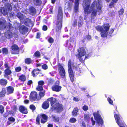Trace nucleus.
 Returning <instances> with one entry per match:
<instances>
[{
    "mask_svg": "<svg viewBox=\"0 0 127 127\" xmlns=\"http://www.w3.org/2000/svg\"><path fill=\"white\" fill-rule=\"evenodd\" d=\"M100 0H95L90 6V0H84L83 4V9L85 14L88 15L91 12V18L95 17L96 15L97 11H100L101 9V4Z\"/></svg>",
    "mask_w": 127,
    "mask_h": 127,
    "instance_id": "obj_1",
    "label": "nucleus"
},
{
    "mask_svg": "<svg viewBox=\"0 0 127 127\" xmlns=\"http://www.w3.org/2000/svg\"><path fill=\"white\" fill-rule=\"evenodd\" d=\"M110 26L108 24H104L102 27L97 26L96 28V30L101 32L100 34L101 37H105L107 36H111L114 30L111 29L109 30Z\"/></svg>",
    "mask_w": 127,
    "mask_h": 127,
    "instance_id": "obj_2",
    "label": "nucleus"
},
{
    "mask_svg": "<svg viewBox=\"0 0 127 127\" xmlns=\"http://www.w3.org/2000/svg\"><path fill=\"white\" fill-rule=\"evenodd\" d=\"M5 23L6 21L5 20L0 19V29H5L6 30L4 34L6 38H9L13 36V33L11 31L14 28L10 23L7 24L6 26L5 25Z\"/></svg>",
    "mask_w": 127,
    "mask_h": 127,
    "instance_id": "obj_3",
    "label": "nucleus"
},
{
    "mask_svg": "<svg viewBox=\"0 0 127 127\" xmlns=\"http://www.w3.org/2000/svg\"><path fill=\"white\" fill-rule=\"evenodd\" d=\"M72 66L73 69H74L75 70H77L78 67L77 65L75 63L72 64L71 60H69V61L68 64V72L70 79L71 81L72 82L74 81V73L72 70Z\"/></svg>",
    "mask_w": 127,
    "mask_h": 127,
    "instance_id": "obj_4",
    "label": "nucleus"
},
{
    "mask_svg": "<svg viewBox=\"0 0 127 127\" xmlns=\"http://www.w3.org/2000/svg\"><path fill=\"white\" fill-rule=\"evenodd\" d=\"M63 18V13L62 8L60 7L59 8L58 14L57 21L55 23L57 27L59 30L61 29Z\"/></svg>",
    "mask_w": 127,
    "mask_h": 127,
    "instance_id": "obj_5",
    "label": "nucleus"
},
{
    "mask_svg": "<svg viewBox=\"0 0 127 127\" xmlns=\"http://www.w3.org/2000/svg\"><path fill=\"white\" fill-rule=\"evenodd\" d=\"M48 100L51 101V105L54 109L56 110L58 112L61 111L62 110V105L61 104L58 103L54 105L57 101L56 98L52 97L48 98Z\"/></svg>",
    "mask_w": 127,
    "mask_h": 127,
    "instance_id": "obj_6",
    "label": "nucleus"
},
{
    "mask_svg": "<svg viewBox=\"0 0 127 127\" xmlns=\"http://www.w3.org/2000/svg\"><path fill=\"white\" fill-rule=\"evenodd\" d=\"M118 113L117 111H115L114 113V117L116 123L120 127H125L126 126L121 116L117 114Z\"/></svg>",
    "mask_w": 127,
    "mask_h": 127,
    "instance_id": "obj_7",
    "label": "nucleus"
},
{
    "mask_svg": "<svg viewBox=\"0 0 127 127\" xmlns=\"http://www.w3.org/2000/svg\"><path fill=\"white\" fill-rule=\"evenodd\" d=\"M100 111L98 110L93 114L94 118L99 125H101L103 123V120L100 115Z\"/></svg>",
    "mask_w": 127,
    "mask_h": 127,
    "instance_id": "obj_8",
    "label": "nucleus"
},
{
    "mask_svg": "<svg viewBox=\"0 0 127 127\" xmlns=\"http://www.w3.org/2000/svg\"><path fill=\"white\" fill-rule=\"evenodd\" d=\"M78 57L80 61L82 62L84 61L86 58H87V57L86 56H85V58L83 57L86 53L84 48H80L78 50Z\"/></svg>",
    "mask_w": 127,
    "mask_h": 127,
    "instance_id": "obj_9",
    "label": "nucleus"
},
{
    "mask_svg": "<svg viewBox=\"0 0 127 127\" xmlns=\"http://www.w3.org/2000/svg\"><path fill=\"white\" fill-rule=\"evenodd\" d=\"M5 7L7 9L3 7L1 8L0 9L1 12L4 15L7 14V10L9 11H11L12 9V7L11 5L9 4H5Z\"/></svg>",
    "mask_w": 127,
    "mask_h": 127,
    "instance_id": "obj_10",
    "label": "nucleus"
},
{
    "mask_svg": "<svg viewBox=\"0 0 127 127\" xmlns=\"http://www.w3.org/2000/svg\"><path fill=\"white\" fill-rule=\"evenodd\" d=\"M4 66L5 68L6 69L4 71V77L8 79V76L11 73V72L10 69V67L8 63H5L4 64Z\"/></svg>",
    "mask_w": 127,
    "mask_h": 127,
    "instance_id": "obj_11",
    "label": "nucleus"
},
{
    "mask_svg": "<svg viewBox=\"0 0 127 127\" xmlns=\"http://www.w3.org/2000/svg\"><path fill=\"white\" fill-rule=\"evenodd\" d=\"M59 68L60 70V73L63 80H65L66 77H65V72L62 64H59Z\"/></svg>",
    "mask_w": 127,
    "mask_h": 127,
    "instance_id": "obj_12",
    "label": "nucleus"
},
{
    "mask_svg": "<svg viewBox=\"0 0 127 127\" xmlns=\"http://www.w3.org/2000/svg\"><path fill=\"white\" fill-rule=\"evenodd\" d=\"M37 93L36 92H32L30 96V99L31 100H36L39 99V98L37 97Z\"/></svg>",
    "mask_w": 127,
    "mask_h": 127,
    "instance_id": "obj_13",
    "label": "nucleus"
},
{
    "mask_svg": "<svg viewBox=\"0 0 127 127\" xmlns=\"http://www.w3.org/2000/svg\"><path fill=\"white\" fill-rule=\"evenodd\" d=\"M12 54H18L19 51L18 46L16 45H14L12 46Z\"/></svg>",
    "mask_w": 127,
    "mask_h": 127,
    "instance_id": "obj_14",
    "label": "nucleus"
},
{
    "mask_svg": "<svg viewBox=\"0 0 127 127\" xmlns=\"http://www.w3.org/2000/svg\"><path fill=\"white\" fill-rule=\"evenodd\" d=\"M44 84L43 81H40L38 82V86L37 87L36 89L38 91H40L43 90V86Z\"/></svg>",
    "mask_w": 127,
    "mask_h": 127,
    "instance_id": "obj_15",
    "label": "nucleus"
},
{
    "mask_svg": "<svg viewBox=\"0 0 127 127\" xmlns=\"http://www.w3.org/2000/svg\"><path fill=\"white\" fill-rule=\"evenodd\" d=\"M42 118L41 119V123H44L48 120V116L45 114H43L41 115Z\"/></svg>",
    "mask_w": 127,
    "mask_h": 127,
    "instance_id": "obj_16",
    "label": "nucleus"
},
{
    "mask_svg": "<svg viewBox=\"0 0 127 127\" xmlns=\"http://www.w3.org/2000/svg\"><path fill=\"white\" fill-rule=\"evenodd\" d=\"M61 89V87L58 85H55L52 87V90L54 91L59 92L60 91Z\"/></svg>",
    "mask_w": 127,
    "mask_h": 127,
    "instance_id": "obj_17",
    "label": "nucleus"
},
{
    "mask_svg": "<svg viewBox=\"0 0 127 127\" xmlns=\"http://www.w3.org/2000/svg\"><path fill=\"white\" fill-rule=\"evenodd\" d=\"M27 31L28 29L26 27L24 26H21L20 28V32L23 34H24L27 32Z\"/></svg>",
    "mask_w": 127,
    "mask_h": 127,
    "instance_id": "obj_18",
    "label": "nucleus"
},
{
    "mask_svg": "<svg viewBox=\"0 0 127 127\" xmlns=\"http://www.w3.org/2000/svg\"><path fill=\"white\" fill-rule=\"evenodd\" d=\"M13 88L11 86H9L7 88V93L8 94H12L13 93L14 91Z\"/></svg>",
    "mask_w": 127,
    "mask_h": 127,
    "instance_id": "obj_19",
    "label": "nucleus"
},
{
    "mask_svg": "<svg viewBox=\"0 0 127 127\" xmlns=\"http://www.w3.org/2000/svg\"><path fill=\"white\" fill-rule=\"evenodd\" d=\"M19 110L20 112L26 114L28 113L27 109L23 106H21L20 107Z\"/></svg>",
    "mask_w": 127,
    "mask_h": 127,
    "instance_id": "obj_20",
    "label": "nucleus"
},
{
    "mask_svg": "<svg viewBox=\"0 0 127 127\" xmlns=\"http://www.w3.org/2000/svg\"><path fill=\"white\" fill-rule=\"evenodd\" d=\"M29 10L31 14L32 15H33L35 14L36 12V9L33 7H30Z\"/></svg>",
    "mask_w": 127,
    "mask_h": 127,
    "instance_id": "obj_21",
    "label": "nucleus"
},
{
    "mask_svg": "<svg viewBox=\"0 0 127 127\" xmlns=\"http://www.w3.org/2000/svg\"><path fill=\"white\" fill-rule=\"evenodd\" d=\"M49 103L48 101L44 102L42 105V107L44 109H46L49 107Z\"/></svg>",
    "mask_w": 127,
    "mask_h": 127,
    "instance_id": "obj_22",
    "label": "nucleus"
},
{
    "mask_svg": "<svg viewBox=\"0 0 127 127\" xmlns=\"http://www.w3.org/2000/svg\"><path fill=\"white\" fill-rule=\"evenodd\" d=\"M70 41L71 43H69L68 42L66 43V47H72V43H73L74 42V39L72 38H70Z\"/></svg>",
    "mask_w": 127,
    "mask_h": 127,
    "instance_id": "obj_23",
    "label": "nucleus"
},
{
    "mask_svg": "<svg viewBox=\"0 0 127 127\" xmlns=\"http://www.w3.org/2000/svg\"><path fill=\"white\" fill-rule=\"evenodd\" d=\"M79 0H75V5L74 10L75 11L77 12H78V5L79 4Z\"/></svg>",
    "mask_w": 127,
    "mask_h": 127,
    "instance_id": "obj_24",
    "label": "nucleus"
},
{
    "mask_svg": "<svg viewBox=\"0 0 127 127\" xmlns=\"http://www.w3.org/2000/svg\"><path fill=\"white\" fill-rule=\"evenodd\" d=\"M7 83V81L4 79H2L0 80V84L3 86H5Z\"/></svg>",
    "mask_w": 127,
    "mask_h": 127,
    "instance_id": "obj_25",
    "label": "nucleus"
},
{
    "mask_svg": "<svg viewBox=\"0 0 127 127\" xmlns=\"http://www.w3.org/2000/svg\"><path fill=\"white\" fill-rule=\"evenodd\" d=\"M52 119L54 121L57 122H58L59 121V118L57 116L55 115H52Z\"/></svg>",
    "mask_w": 127,
    "mask_h": 127,
    "instance_id": "obj_26",
    "label": "nucleus"
},
{
    "mask_svg": "<svg viewBox=\"0 0 127 127\" xmlns=\"http://www.w3.org/2000/svg\"><path fill=\"white\" fill-rule=\"evenodd\" d=\"M78 112V109L76 108H74L72 112V115L74 116H76L77 115V113Z\"/></svg>",
    "mask_w": 127,
    "mask_h": 127,
    "instance_id": "obj_27",
    "label": "nucleus"
},
{
    "mask_svg": "<svg viewBox=\"0 0 127 127\" xmlns=\"http://www.w3.org/2000/svg\"><path fill=\"white\" fill-rule=\"evenodd\" d=\"M6 93L5 90V88H3L2 91L0 92V97H4Z\"/></svg>",
    "mask_w": 127,
    "mask_h": 127,
    "instance_id": "obj_28",
    "label": "nucleus"
},
{
    "mask_svg": "<svg viewBox=\"0 0 127 127\" xmlns=\"http://www.w3.org/2000/svg\"><path fill=\"white\" fill-rule=\"evenodd\" d=\"M39 70L38 69H34L32 72V74L33 76V77L35 76V74H38L39 73Z\"/></svg>",
    "mask_w": 127,
    "mask_h": 127,
    "instance_id": "obj_29",
    "label": "nucleus"
},
{
    "mask_svg": "<svg viewBox=\"0 0 127 127\" xmlns=\"http://www.w3.org/2000/svg\"><path fill=\"white\" fill-rule=\"evenodd\" d=\"M117 0H112L109 4L110 7L112 8L114 7V5L116 3Z\"/></svg>",
    "mask_w": 127,
    "mask_h": 127,
    "instance_id": "obj_30",
    "label": "nucleus"
},
{
    "mask_svg": "<svg viewBox=\"0 0 127 127\" xmlns=\"http://www.w3.org/2000/svg\"><path fill=\"white\" fill-rule=\"evenodd\" d=\"M90 118V116L89 114H86L84 115V120L87 122H88L89 121Z\"/></svg>",
    "mask_w": 127,
    "mask_h": 127,
    "instance_id": "obj_31",
    "label": "nucleus"
},
{
    "mask_svg": "<svg viewBox=\"0 0 127 127\" xmlns=\"http://www.w3.org/2000/svg\"><path fill=\"white\" fill-rule=\"evenodd\" d=\"M32 61L30 58H28L25 60V63L26 64H29L32 63Z\"/></svg>",
    "mask_w": 127,
    "mask_h": 127,
    "instance_id": "obj_32",
    "label": "nucleus"
},
{
    "mask_svg": "<svg viewBox=\"0 0 127 127\" xmlns=\"http://www.w3.org/2000/svg\"><path fill=\"white\" fill-rule=\"evenodd\" d=\"M35 4L36 5H41V0H34Z\"/></svg>",
    "mask_w": 127,
    "mask_h": 127,
    "instance_id": "obj_33",
    "label": "nucleus"
},
{
    "mask_svg": "<svg viewBox=\"0 0 127 127\" xmlns=\"http://www.w3.org/2000/svg\"><path fill=\"white\" fill-rule=\"evenodd\" d=\"M19 79L22 81H24L26 80V78L24 75H22L20 77Z\"/></svg>",
    "mask_w": 127,
    "mask_h": 127,
    "instance_id": "obj_34",
    "label": "nucleus"
},
{
    "mask_svg": "<svg viewBox=\"0 0 127 127\" xmlns=\"http://www.w3.org/2000/svg\"><path fill=\"white\" fill-rule=\"evenodd\" d=\"M45 92L44 91H42L40 92L39 93V96L40 97V98H39V99L41 98L43 96L45 95Z\"/></svg>",
    "mask_w": 127,
    "mask_h": 127,
    "instance_id": "obj_35",
    "label": "nucleus"
},
{
    "mask_svg": "<svg viewBox=\"0 0 127 127\" xmlns=\"http://www.w3.org/2000/svg\"><path fill=\"white\" fill-rule=\"evenodd\" d=\"M2 51L3 54H6L8 53L7 49L6 48H3L2 49Z\"/></svg>",
    "mask_w": 127,
    "mask_h": 127,
    "instance_id": "obj_36",
    "label": "nucleus"
},
{
    "mask_svg": "<svg viewBox=\"0 0 127 127\" xmlns=\"http://www.w3.org/2000/svg\"><path fill=\"white\" fill-rule=\"evenodd\" d=\"M54 40L52 37H50L48 39V42L50 43H53Z\"/></svg>",
    "mask_w": 127,
    "mask_h": 127,
    "instance_id": "obj_37",
    "label": "nucleus"
},
{
    "mask_svg": "<svg viewBox=\"0 0 127 127\" xmlns=\"http://www.w3.org/2000/svg\"><path fill=\"white\" fill-rule=\"evenodd\" d=\"M34 55L35 57H39L40 56V54L39 51H37L35 53Z\"/></svg>",
    "mask_w": 127,
    "mask_h": 127,
    "instance_id": "obj_38",
    "label": "nucleus"
},
{
    "mask_svg": "<svg viewBox=\"0 0 127 127\" xmlns=\"http://www.w3.org/2000/svg\"><path fill=\"white\" fill-rule=\"evenodd\" d=\"M76 119L74 118L70 119L69 120V122L71 123H74L76 122Z\"/></svg>",
    "mask_w": 127,
    "mask_h": 127,
    "instance_id": "obj_39",
    "label": "nucleus"
},
{
    "mask_svg": "<svg viewBox=\"0 0 127 127\" xmlns=\"http://www.w3.org/2000/svg\"><path fill=\"white\" fill-rule=\"evenodd\" d=\"M124 10L123 9H122L119 11V16L120 15H122L124 13Z\"/></svg>",
    "mask_w": 127,
    "mask_h": 127,
    "instance_id": "obj_40",
    "label": "nucleus"
},
{
    "mask_svg": "<svg viewBox=\"0 0 127 127\" xmlns=\"http://www.w3.org/2000/svg\"><path fill=\"white\" fill-rule=\"evenodd\" d=\"M70 6L71 4L69 2H67L65 5V7H66V8H69L70 7Z\"/></svg>",
    "mask_w": 127,
    "mask_h": 127,
    "instance_id": "obj_41",
    "label": "nucleus"
},
{
    "mask_svg": "<svg viewBox=\"0 0 127 127\" xmlns=\"http://www.w3.org/2000/svg\"><path fill=\"white\" fill-rule=\"evenodd\" d=\"M42 68L44 70H46L48 69V67L46 64H44L42 66Z\"/></svg>",
    "mask_w": 127,
    "mask_h": 127,
    "instance_id": "obj_42",
    "label": "nucleus"
},
{
    "mask_svg": "<svg viewBox=\"0 0 127 127\" xmlns=\"http://www.w3.org/2000/svg\"><path fill=\"white\" fill-rule=\"evenodd\" d=\"M4 111V109L2 105H0V113H2Z\"/></svg>",
    "mask_w": 127,
    "mask_h": 127,
    "instance_id": "obj_43",
    "label": "nucleus"
},
{
    "mask_svg": "<svg viewBox=\"0 0 127 127\" xmlns=\"http://www.w3.org/2000/svg\"><path fill=\"white\" fill-rule=\"evenodd\" d=\"M88 107L87 106L85 105L83 107V109L84 111H87L88 109Z\"/></svg>",
    "mask_w": 127,
    "mask_h": 127,
    "instance_id": "obj_44",
    "label": "nucleus"
},
{
    "mask_svg": "<svg viewBox=\"0 0 127 127\" xmlns=\"http://www.w3.org/2000/svg\"><path fill=\"white\" fill-rule=\"evenodd\" d=\"M21 70V69L20 67H17L15 69V70L17 72H19Z\"/></svg>",
    "mask_w": 127,
    "mask_h": 127,
    "instance_id": "obj_45",
    "label": "nucleus"
},
{
    "mask_svg": "<svg viewBox=\"0 0 127 127\" xmlns=\"http://www.w3.org/2000/svg\"><path fill=\"white\" fill-rule=\"evenodd\" d=\"M30 108L33 110H35V107L33 105H31L30 106Z\"/></svg>",
    "mask_w": 127,
    "mask_h": 127,
    "instance_id": "obj_46",
    "label": "nucleus"
},
{
    "mask_svg": "<svg viewBox=\"0 0 127 127\" xmlns=\"http://www.w3.org/2000/svg\"><path fill=\"white\" fill-rule=\"evenodd\" d=\"M107 99L109 103L111 104H112L113 102V101L110 98H108Z\"/></svg>",
    "mask_w": 127,
    "mask_h": 127,
    "instance_id": "obj_47",
    "label": "nucleus"
},
{
    "mask_svg": "<svg viewBox=\"0 0 127 127\" xmlns=\"http://www.w3.org/2000/svg\"><path fill=\"white\" fill-rule=\"evenodd\" d=\"M21 15L22 16V15L21 13H18L17 16H18V17L20 19H23V18H22V17H21V16H20Z\"/></svg>",
    "mask_w": 127,
    "mask_h": 127,
    "instance_id": "obj_48",
    "label": "nucleus"
},
{
    "mask_svg": "<svg viewBox=\"0 0 127 127\" xmlns=\"http://www.w3.org/2000/svg\"><path fill=\"white\" fill-rule=\"evenodd\" d=\"M8 120L14 122L15 121V119L12 117H10L8 119Z\"/></svg>",
    "mask_w": 127,
    "mask_h": 127,
    "instance_id": "obj_49",
    "label": "nucleus"
},
{
    "mask_svg": "<svg viewBox=\"0 0 127 127\" xmlns=\"http://www.w3.org/2000/svg\"><path fill=\"white\" fill-rule=\"evenodd\" d=\"M91 120L92 122V125H95V121L93 120V117H92L91 118Z\"/></svg>",
    "mask_w": 127,
    "mask_h": 127,
    "instance_id": "obj_50",
    "label": "nucleus"
},
{
    "mask_svg": "<svg viewBox=\"0 0 127 127\" xmlns=\"http://www.w3.org/2000/svg\"><path fill=\"white\" fill-rule=\"evenodd\" d=\"M47 29V28L46 26L45 25L43 27L42 29L44 31H46Z\"/></svg>",
    "mask_w": 127,
    "mask_h": 127,
    "instance_id": "obj_51",
    "label": "nucleus"
},
{
    "mask_svg": "<svg viewBox=\"0 0 127 127\" xmlns=\"http://www.w3.org/2000/svg\"><path fill=\"white\" fill-rule=\"evenodd\" d=\"M41 35V33L39 32H38L37 33L36 37L37 38H39L40 37V36Z\"/></svg>",
    "mask_w": 127,
    "mask_h": 127,
    "instance_id": "obj_52",
    "label": "nucleus"
},
{
    "mask_svg": "<svg viewBox=\"0 0 127 127\" xmlns=\"http://www.w3.org/2000/svg\"><path fill=\"white\" fill-rule=\"evenodd\" d=\"M72 25L74 26H75L77 25V21L75 20L73 22Z\"/></svg>",
    "mask_w": 127,
    "mask_h": 127,
    "instance_id": "obj_53",
    "label": "nucleus"
},
{
    "mask_svg": "<svg viewBox=\"0 0 127 127\" xmlns=\"http://www.w3.org/2000/svg\"><path fill=\"white\" fill-rule=\"evenodd\" d=\"M3 62L2 61H0V68L2 70H3V68H1V66H2V65H3Z\"/></svg>",
    "mask_w": 127,
    "mask_h": 127,
    "instance_id": "obj_54",
    "label": "nucleus"
},
{
    "mask_svg": "<svg viewBox=\"0 0 127 127\" xmlns=\"http://www.w3.org/2000/svg\"><path fill=\"white\" fill-rule=\"evenodd\" d=\"M83 24L82 22H78V26L79 27H80Z\"/></svg>",
    "mask_w": 127,
    "mask_h": 127,
    "instance_id": "obj_55",
    "label": "nucleus"
},
{
    "mask_svg": "<svg viewBox=\"0 0 127 127\" xmlns=\"http://www.w3.org/2000/svg\"><path fill=\"white\" fill-rule=\"evenodd\" d=\"M73 100L76 101H78L79 100L78 98L75 97H74Z\"/></svg>",
    "mask_w": 127,
    "mask_h": 127,
    "instance_id": "obj_56",
    "label": "nucleus"
},
{
    "mask_svg": "<svg viewBox=\"0 0 127 127\" xmlns=\"http://www.w3.org/2000/svg\"><path fill=\"white\" fill-rule=\"evenodd\" d=\"M32 83V81L31 80L29 81L28 82V85H30Z\"/></svg>",
    "mask_w": 127,
    "mask_h": 127,
    "instance_id": "obj_57",
    "label": "nucleus"
},
{
    "mask_svg": "<svg viewBox=\"0 0 127 127\" xmlns=\"http://www.w3.org/2000/svg\"><path fill=\"white\" fill-rule=\"evenodd\" d=\"M8 113H5L4 115V117H7L8 116Z\"/></svg>",
    "mask_w": 127,
    "mask_h": 127,
    "instance_id": "obj_58",
    "label": "nucleus"
},
{
    "mask_svg": "<svg viewBox=\"0 0 127 127\" xmlns=\"http://www.w3.org/2000/svg\"><path fill=\"white\" fill-rule=\"evenodd\" d=\"M81 89L82 91H85L86 89V88H81Z\"/></svg>",
    "mask_w": 127,
    "mask_h": 127,
    "instance_id": "obj_59",
    "label": "nucleus"
},
{
    "mask_svg": "<svg viewBox=\"0 0 127 127\" xmlns=\"http://www.w3.org/2000/svg\"><path fill=\"white\" fill-rule=\"evenodd\" d=\"M36 121L37 123H38V124L39 123V118L38 117L36 118Z\"/></svg>",
    "mask_w": 127,
    "mask_h": 127,
    "instance_id": "obj_60",
    "label": "nucleus"
},
{
    "mask_svg": "<svg viewBox=\"0 0 127 127\" xmlns=\"http://www.w3.org/2000/svg\"><path fill=\"white\" fill-rule=\"evenodd\" d=\"M48 127H53V125L52 124H49L48 125Z\"/></svg>",
    "mask_w": 127,
    "mask_h": 127,
    "instance_id": "obj_61",
    "label": "nucleus"
},
{
    "mask_svg": "<svg viewBox=\"0 0 127 127\" xmlns=\"http://www.w3.org/2000/svg\"><path fill=\"white\" fill-rule=\"evenodd\" d=\"M29 101L27 100H25L24 101V102L26 103H29Z\"/></svg>",
    "mask_w": 127,
    "mask_h": 127,
    "instance_id": "obj_62",
    "label": "nucleus"
},
{
    "mask_svg": "<svg viewBox=\"0 0 127 127\" xmlns=\"http://www.w3.org/2000/svg\"><path fill=\"white\" fill-rule=\"evenodd\" d=\"M55 83L56 84V85H58L59 84V81H56V82Z\"/></svg>",
    "mask_w": 127,
    "mask_h": 127,
    "instance_id": "obj_63",
    "label": "nucleus"
},
{
    "mask_svg": "<svg viewBox=\"0 0 127 127\" xmlns=\"http://www.w3.org/2000/svg\"><path fill=\"white\" fill-rule=\"evenodd\" d=\"M82 125L83 126V127H86L85 124L83 122L82 123Z\"/></svg>",
    "mask_w": 127,
    "mask_h": 127,
    "instance_id": "obj_64",
    "label": "nucleus"
}]
</instances>
